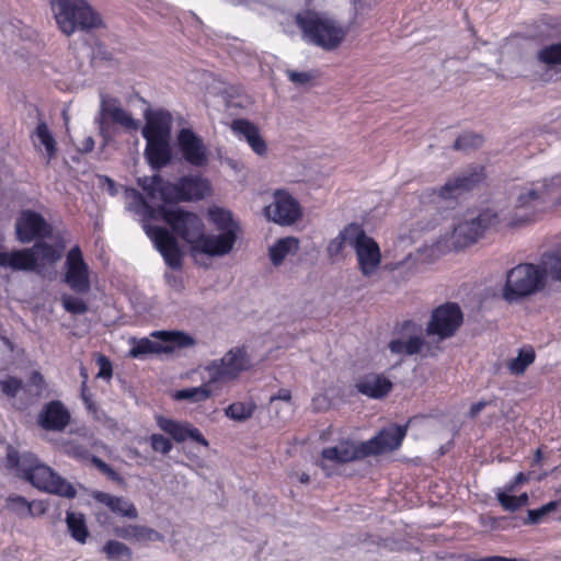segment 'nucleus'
Here are the masks:
<instances>
[{"label": "nucleus", "mask_w": 561, "mask_h": 561, "mask_svg": "<svg viewBox=\"0 0 561 561\" xmlns=\"http://www.w3.org/2000/svg\"><path fill=\"white\" fill-rule=\"evenodd\" d=\"M265 216L279 225H291L301 217V208L287 191L277 190L274 193V203L264 208Z\"/></svg>", "instance_id": "nucleus-21"}, {"label": "nucleus", "mask_w": 561, "mask_h": 561, "mask_svg": "<svg viewBox=\"0 0 561 561\" xmlns=\"http://www.w3.org/2000/svg\"><path fill=\"white\" fill-rule=\"evenodd\" d=\"M145 118L146 158L153 169H159L171 160L172 116L163 111H147Z\"/></svg>", "instance_id": "nucleus-5"}, {"label": "nucleus", "mask_w": 561, "mask_h": 561, "mask_svg": "<svg viewBox=\"0 0 561 561\" xmlns=\"http://www.w3.org/2000/svg\"><path fill=\"white\" fill-rule=\"evenodd\" d=\"M561 185V175L553 176L549 182L524 190L517 197L514 214L506 226L520 227L533 222L548 209L561 204L558 187Z\"/></svg>", "instance_id": "nucleus-4"}, {"label": "nucleus", "mask_w": 561, "mask_h": 561, "mask_svg": "<svg viewBox=\"0 0 561 561\" xmlns=\"http://www.w3.org/2000/svg\"><path fill=\"white\" fill-rule=\"evenodd\" d=\"M547 271L541 265L520 263L506 273L502 296L507 302H515L545 289Z\"/></svg>", "instance_id": "nucleus-6"}, {"label": "nucleus", "mask_w": 561, "mask_h": 561, "mask_svg": "<svg viewBox=\"0 0 561 561\" xmlns=\"http://www.w3.org/2000/svg\"><path fill=\"white\" fill-rule=\"evenodd\" d=\"M536 354L531 346H524L519 350L517 357L507 362L506 367L510 374L518 376L525 373L527 367L535 362Z\"/></svg>", "instance_id": "nucleus-34"}, {"label": "nucleus", "mask_w": 561, "mask_h": 561, "mask_svg": "<svg viewBox=\"0 0 561 561\" xmlns=\"http://www.w3.org/2000/svg\"><path fill=\"white\" fill-rule=\"evenodd\" d=\"M70 412L59 400L46 403L37 416V423L43 430L54 432L64 431L70 423Z\"/></svg>", "instance_id": "nucleus-24"}, {"label": "nucleus", "mask_w": 561, "mask_h": 561, "mask_svg": "<svg viewBox=\"0 0 561 561\" xmlns=\"http://www.w3.org/2000/svg\"><path fill=\"white\" fill-rule=\"evenodd\" d=\"M5 466L8 469L15 470L19 477L38 490L68 499H73L77 495L71 483L57 474L50 467L42 463L34 454L20 455L18 450L9 448Z\"/></svg>", "instance_id": "nucleus-3"}, {"label": "nucleus", "mask_w": 561, "mask_h": 561, "mask_svg": "<svg viewBox=\"0 0 561 561\" xmlns=\"http://www.w3.org/2000/svg\"><path fill=\"white\" fill-rule=\"evenodd\" d=\"M541 268L547 271V277L561 280V256L557 253H546L542 256Z\"/></svg>", "instance_id": "nucleus-40"}, {"label": "nucleus", "mask_w": 561, "mask_h": 561, "mask_svg": "<svg viewBox=\"0 0 561 561\" xmlns=\"http://www.w3.org/2000/svg\"><path fill=\"white\" fill-rule=\"evenodd\" d=\"M102 181L104 182V185L106 186V191L112 195H116L117 194V188H116V185H115V182L113 180H111L110 178L107 176H104L102 178Z\"/></svg>", "instance_id": "nucleus-61"}, {"label": "nucleus", "mask_w": 561, "mask_h": 561, "mask_svg": "<svg viewBox=\"0 0 561 561\" xmlns=\"http://www.w3.org/2000/svg\"><path fill=\"white\" fill-rule=\"evenodd\" d=\"M199 218L178 207V238L190 244L191 256L196 264L208 266L203 257H219L229 254L237 241L233 231L211 234L202 230Z\"/></svg>", "instance_id": "nucleus-2"}, {"label": "nucleus", "mask_w": 561, "mask_h": 561, "mask_svg": "<svg viewBox=\"0 0 561 561\" xmlns=\"http://www.w3.org/2000/svg\"><path fill=\"white\" fill-rule=\"evenodd\" d=\"M66 311L73 314H82L88 310L87 304L79 297L64 295L61 298Z\"/></svg>", "instance_id": "nucleus-44"}, {"label": "nucleus", "mask_w": 561, "mask_h": 561, "mask_svg": "<svg viewBox=\"0 0 561 561\" xmlns=\"http://www.w3.org/2000/svg\"><path fill=\"white\" fill-rule=\"evenodd\" d=\"M497 501L500 502L504 510L515 512L518 508L526 506L528 504L529 496L526 492L522 493L518 496L507 494L505 492H499Z\"/></svg>", "instance_id": "nucleus-38"}, {"label": "nucleus", "mask_w": 561, "mask_h": 561, "mask_svg": "<svg viewBox=\"0 0 561 561\" xmlns=\"http://www.w3.org/2000/svg\"><path fill=\"white\" fill-rule=\"evenodd\" d=\"M299 249V240L295 237H286L278 239L271 248H270V257L272 263L275 266H278L283 263L285 257L289 253H296Z\"/></svg>", "instance_id": "nucleus-30"}, {"label": "nucleus", "mask_w": 561, "mask_h": 561, "mask_svg": "<svg viewBox=\"0 0 561 561\" xmlns=\"http://www.w3.org/2000/svg\"><path fill=\"white\" fill-rule=\"evenodd\" d=\"M64 249L65 245L61 242L56 245L37 242L31 249L0 254V265L15 271H38L54 265L61 257Z\"/></svg>", "instance_id": "nucleus-9"}, {"label": "nucleus", "mask_w": 561, "mask_h": 561, "mask_svg": "<svg viewBox=\"0 0 561 561\" xmlns=\"http://www.w3.org/2000/svg\"><path fill=\"white\" fill-rule=\"evenodd\" d=\"M30 504H34L33 514L31 516L42 515L46 512L47 507H46L45 503L42 501H32V502H30Z\"/></svg>", "instance_id": "nucleus-58"}, {"label": "nucleus", "mask_w": 561, "mask_h": 561, "mask_svg": "<svg viewBox=\"0 0 561 561\" xmlns=\"http://www.w3.org/2000/svg\"><path fill=\"white\" fill-rule=\"evenodd\" d=\"M296 23L308 42L325 50L336 49L346 36L345 30L334 20L322 18L313 11L298 14Z\"/></svg>", "instance_id": "nucleus-8"}, {"label": "nucleus", "mask_w": 561, "mask_h": 561, "mask_svg": "<svg viewBox=\"0 0 561 561\" xmlns=\"http://www.w3.org/2000/svg\"><path fill=\"white\" fill-rule=\"evenodd\" d=\"M33 507L34 504H30V502L21 495H11L7 499V508L20 516L32 515Z\"/></svg>", "instance_id": "nucleus-42"}, {"label": "nucleus", "mask_w": 561, "mask_h": 561, "mask_svg": "<svg viewBox=\"0 0 561 561\" xmlns=\"http://www.w3.org/2000/svg\"><path fill=\"white\" fill-rule=\"evenodd\" d=\"M94 122L105 142L111 139L108 122L117 124L126 130H137L139 127L138 122L121 106L119 101L106 94H101L100 110Z\"/></svg>", "instance_id": "nucleus-13"}, {"label": "nucleus", "mask_w": 561, "mask_h": 561, "mask_svg": "<svg viewBox=\"0 0 561 561\" xmlns=\"http://www.w3.org/2000/svg\"><path fill=\"white\" fill-rule=\"evenodd\" d=\"M178 160L196 170L209 164L210 150L204 138L191 127L178 129Z\"/></svg>", "instance_id": "nucleus-12"}, {"label": "nucleus", "mask_w": 561, "mask_h": 561, "mask_svg": "<svg viewBox=\"0 0 561 561\" xmlns=\"http://www.w3.org/2000/svg\"><path fill=\"white\" fill-rule=\"evenodd\" d=\"M149 442L154 451L167 454L172 449L171 440L161 434H152Z\"/></svg>", "instance_id": "nucleus-47"}, {"label": "nucleus", "mask_w": 561, "mask_h": 561, "mask_svg": "<svg viewBox=\"0 0 561 561\" xmlns=\"http://www.w3.org/2000/svg\"><path fill=\"white\" fill-rule=\"evenodd\" d=\"M158 426L175 439V421L172 419H165L161 415L157 416Z\"/></svg>", "instance_id": "nucleus-51"}, {"label": "nucleus", "mask_w": 561, "mask_h": 561, "mask_svg": "<svg viewBox=\"0 0 561 561\" xmlns=\"http://www.w3.org/2000/svg\"><path fill=\"white\" fill-rule=\"evenodd\" d=\"M286 75L289 81L296 85H307L318 78V73L316 71L287 70Z\"/></svg>", "instance_id": "nucleus-45"}, {"label": "nucleus", "mask_w": 561, "mask_h": 561, "mask_svg": "<svg viewBox=\"0 0 561 561\" xmlns=\"http://www.w3.org/2000/svg\"><path fill=\"white\" fill-rule=\"evenodd\" d=\"M485 179L486 173L483 165L470 167L467 172L449 179L437 191H433V194L443 201L457 199L483 183Z\"/></svg>", "instance_id": "nucleus-18"}, {"label": "nucleus", "mask_w": 561, "mask_h": 561, "mask_svg": "<svg viewBox=\"0 0 561 561\" xmlns=\"http://www.w3.org/2000/svg\"><path fill=\"white\" fill-rule=\"evenodd\" d=\"M355 386H393L392 382L385 376L377 375L373 377V380H366L364 382L356 383Z\"/></svg>", "instance_id": "nucleus-53"}, {"label": "nucleus", "mask_w": 561, "mask_h": 561, "mask_svg": "<svg viewBox=\"0 0 561 561\" xmlns=\"http://www.w3.org/2000/svg\"><path fill=\"white\" fill-rule=\"evenodd\" d=\"M482 144L483 137L481 135L471 131H466L456 139L454 148L456 150L467 151L471 149H477L481 147Z\"/></svg>", "instance_id": "nucleus-41"}, {"label": "nucleus", "mask_w": 561, "mask_h": 561, "mask_svg": "<svg viewBox=\"0 0 561 561\" xmlns=\"http://www.w3.org/2000/svg\"><path fill=\"white\" fill-rule=\"evenodd\" d=\"M290 391L288 388H279V392L277 394V399L288 401L290 400ZM276 399V397H271V400Z\"/></svg>", "instance_id": "nucleus-62"}, {"label": "nucleus", "mask_w": 561, "mask_h": 561, "mask_svg": "<svg viewBox=\"0 0 561 561\" xmlns=\"http://www.w3.org/2000/svg\"><path fill=\"white\" fill-rule=\"evenodd\" d=\"M550 514H557L553 516V519L561 520V497L550 501L538 508L528 510L527 523L531 525L540 524L545 522Z\"/></svg>", "instance_id": "nucleus-33"}, {"label": "nucleus", "mask_w": 561, "mask_h": 561, "mask_svg": "<svg viewBox=\"0 0 561 561\" xmlns=\"http://www.w3.org/2000/svg\"><path fill=\"white\" fill-rule=\"evenodd\" d=\"M89 461L95 468H98L102 473H104L106 470H108L110 465H107L104 460H102L101 458H99V457H96L94 455H91Z\"/></svg>", "instance_id": "nucleus-56"}, {"label": "nucleus", "mask_w": 561, "mask_h": 561, "mask_svg": "<svg viewBox=\"0 0 561 561\" xmlns=\"http://www.w3.org/2000/svg\"><path fill=\"white\" fill-rule=\"evenodd\" d=\"M209 192V181L199 174L178 179V203L203 199Z\"/></svg>", "instance_id": "nucleus-25"}, {"label": "nucleus", "mask_w": 561, "mask_h": 561, "mask_svg": "<svg viewBox=\"0 0 561 561\" xmlns=\"http://www.w3.org/2000/svg\"><path fill=\"white\" fill-rule=\"evenodd\" d=\"M42 382H44L43 376L38 371H33L31 376L32 386H39Z\"/></svg>", "instance_id": "nucleus-64"}, {"label": "nucleus", "mask_w": 561, "mask_h": 561, "mask_svg": "<svg viewBox=\"0 0 561 561\" xmlns=\"http://www.w3.org/2000/svg\"><path fill=\"white\" fill-rule=\"evenodd\" d=\"M312 405L314 410H327L330 407V401L325 396H318L313 398Z\"/></svg>", "instance_id": "nucleus-55"}, {"label": "nucleus", "mask_w": 561, "mask_h": 561, "mask_svg": "<svg viewBox=\"0 0 561 561\" xmlns=\"http://www.w3.org/2000/svg\"><path fill=\"white\" fill-rule=\"evenodd\" d=\"M530 478L531 472H518L513 480L515 481V484L522 486L523 484L527 483L530 480Z\"/></svg>", "instance_id": "nucleus-59"}, {"label": "nucleus", "mask_w": 561, "mask_h": 561, "mask_svg": "<svg viewBox=\"0 0 561 561\" xmlns=\"http://www.w3.org/2000/svg\"><path fill=\"white\" fill-rule=\"evenodd\" d=\"M409 423L391 424L381 428L373 438L366 440L369 456H378L398 449L408 433Z\"/></svg>", "instance_id": "nucleus-22"}, {"label": "nucleus", "mask_w": 561, "mask_h": 561, "mask_svg": "<svg viewBox=\"0 0 561 561\" xmlns=\"http://www.w3.org/2000/svg\"><path fill=\"white\" fill-rule=\"evenodd\" d=\"M473 561H516V559H511L506 557H500V556H493V557H486Z\"/></svg>", "instance_id": "nucleus-63"}, {"label": "nucleus", "mask_w": 561, "mask_h": 561, "mask_svg": "<svg viewBox=\"0 0 561 561\" xmlns=\"http://www.w3.org/2000/svg\"><path fill=\"white\" fill-rule=\"evenodd\" d=\"M255 409L254 402H233L226 408L225 413L233 421L243 422L253 415Z\"/></svg>", "instance_id": "nucleus-36"}, {"label": "nucleus", "mask_w": 561, "mask_h": 561, "mask_svg": "<svg viewBox=\"0 0 561 561\" xmlns=\"http://www.w3.org/2000/svg\"><path fill=\"white\" fill-rule=\"evenodd\" d=\"M61 450L68 457L79 461H88L91 457V453L87 446L76 440H67L62 443Z\"/></svg>", "instance_id": "nucleus-39"}, {"label": "nucleus", "mask_w": 561, "mask_h": 561, "mask_svg": "<svg viewBox=\"0 0 561 561\" xmlns=\"http://www.w3.org/2000/svg\"><path fill=\"white\" fill-rule=\"evenodd\" d=\"M463 316L460 307L454 302H446L432 311L426 327L427 335H436L440 340L453 336L462 324Z\"/></svg>", "instance_id": "nucleus-15"}, {"label": "nucleus", "mask_w": 561, "mask_h": 561, "mask_svg": "<svg viewBox=\"0 0 561 561\" xmlns=\"http://www.w3.org/2000/svg\"><path fill=\"white\" fill-rule=\"evenodd\" d=\"M500 222L499 215L491 209L482 210L476 218L459 224L454 230V244L457 249L476 243L483 233Z\"/></svg>", "instance_id": "nucleus-16"}, {"label": "nucleus", "mask_w": 561, "mask_h": 561, "mask_svg": "<svg viewBox=\"0 0 561 561\" xmlns=\"http://www.w3.org/2000/svg\"><path fill=\"white\" fill-rule=\"evenodd\" d=\"M210 221L216 226L220 233L233 231V234L238 237L240 226L233 220L232 214L220 207L210 208L208 211Z\"/></svg>", "instance_id": "nucleus-31"}, {"label": "nucleus", "mask_w": 561, "mask_h": 561, "mask_svg": "<svg viewBox=\"0 0 561 561\" xmlns=\"http://www.w3.org/2000/svg\"><path fill=\"white\" fill-rule=\"evenodd\" d=\"M232 131L238 136H243L251 149L259 156H264L267 151L265 140L260 134L259 127L245 118H237L231 123Z\"/></svg>", "instance_id": "nucleus-27"}, {"label": "nucleus", "mask_w": 561, "mask_h": 561, "mask_svg": "<svg viewBox=\"0 0 561 561\" xmlns=\"http://www.w3.org/2000/svg\"><path fill=\"white\" fill-rule=\"evenodd\" d=\"M537 59L550 67L561 65V42L543 46L538 50Z\"/></svg>", "instance_id": "nucleus-37"}, {"label": "nucleus", "mask_w": 561, "mask_h": 561, "mask_svg": "<svg viewBox=\"0 0 561 561\" xmlns=\"http://www.w3.org/2000/svg\"><path fill=\"white\" fill-rule=\"evenodd\" d=\"M16 238L22 243L47 237L51 228L37 213L23 210L15 222Z\"/></svg>", "instance_id": "nucleus-23"}, {"label": "nucleus", "mask_w": 561, "mask_h": 561, "mask_svg": "<svg viewBox=\"0 0 561 561\" xmlns=\"http://www.w3.org/2000/svg\"><path fill=\"white\" fill-rule=\"evenodd\" d=\"M103 552L108 559H115L121 556L126 558L131 557L130 548L117 540H108L103 547Z\"/></svg>", "instance_id": "nucleus-43"}, {"label": "nucleus", "mask_w": 561, "mask_h": 561, "mask_svg": "<svg viewBox=\"0 0 561 561\" xmlns=\"http://www.w3.org/2000/svg\"><path fill=\"white\" fill-rule=\"evenodd\" d=\"M198 390H202L204 397H208L213 393L211 388H183L178 389V400L193 398Z\"/></svg>", "instance_id": "nucleus-50"}, {"label": "nucleus", "mask_w": 561, "mask_h": 561, "mask_svg": "<svg viewBox=\"0 0 561 561\" xmlns=\"http://www.w3.org/2000/svg\"><path fill=\"white\" fill-rule=\"evenodd\" d=\"M252 367L251 357L244 345L229 350L219 360H213L204 367L208 381L201 386H209L216 382H229L240 376L241 373Z\"/></svg>", "instance_id": "nucleus-10"}, {"label": "nucleus", "mask_w": 561, "mask_h": 561, "mask_svg": "<svg viewBox=\"0 0 561 561\" xmlns=\"http://www.w3.org/2000/svg\"><path fill=\"white\" fill-rule=\"evenodd\" d=\"M51 9L59 30L71 35L102 26V19L87 0H51Z\"/></svg>", "instance_id": "nucleus-7"}, {"label": "nucleus", "mask_w": 561, "mask_h": 561, "mask_svg": "<svg viewBox=\"0 0 561 561\" xmlns=\"http://www.w3.org/2000/svg\"><path fill=\"white\" fill-rule=\"evenodd\" d=\"M66 523L71 537L80 543H85L89 537L84 515L81 513L68 512Z\"/></svg>", "instance_id": "nucleus-35"}, {"label": "nucleus", "mask_w": 561, "mask_h": 561, "mask_svg": "<svg viewBox=\"0 0 561 561\" xmlns=\"http://www.w3.org/2000/svg\"><path fill=\"white\" fill-rule=\"evenodd\" d=\"M191 446L196 450L191 457L193 459L197 458L202 451L207 450L209 443L202 432L192 424L178 422V450L186 451Z\"/></svg>", "instance_id": "nucleus-26"}, {"label": "nucleus", "mask_w": 561, "mask_h": 561, "mask_svg": "<svg viewBox=\"0 0 561 561\" xmlns=\"http://www.w3.org/2000/svg\"><path fill=\"white\" fill-rule=\"evenodd\" d=\"M93 499L98 503L106 506L116 516L129 519H136L138 517V511L134 503L123 496L96 491L93 494Z\"/></svg>", "instance_id": "nucleus-28"}, {"label": "nucleus", "mask_w": 561, "mask_h": 561, "mask_svg": "<svg viewBox=\"0 0 561 561\" xmlns=\"http://www.w3.org/2000/svg\"><path fill=\"white\" fill-rule=\"evenodd\" d=\"M98 366H99V371H98L96 376L103 378L104 380H108L112 376L111 362L106 357L100 356L98 358Z\"/></svg>", "instance_id": "nucleus-48"}, {"label": "nucleus", "mask_w": 561, "mask_h": 561, "mask_svg": "<svg viewBox=\"0 0 561 561\" xmlns=\"http://www.w3.org/2000/svg\"><path fill=\"white\" fill-rule=\"evenodd\" d=\"M391 389L392 388H357L358 392L373 399H382L387 397Z\"/></svg>", "instance_id": "nucleus-49"}, {"label": "nucleus", "mask_w": 561, "mask_h": 561, "mask_svg": "<svg viewBox=\"0 0 561 561\" xmlns=\"http://www.w3.org/2000/svg\"><path fill=\"white\" fill-rule=\"evenodd\" d=\"M94 149V139L88 136L83 139L80 150L83 152H91Z\"/></svg>", "instance_id": "nucleus-60"}, {"label": "nucleus", "mask_w": 561, "mask_h": 561, "mask_svg": "<svg viewBox=\"0 0 561 561\" xmlns=\"http://www.w3.org/2000/svg\"><path fill=\"white\" fill-rule=\"evenodd\" d=\"M146 193L126 190V208L141 217L142 228L161 253L169 271L164 277L173 286L175 270V185L164 182L159 175L138 179Z\"/></svg>", "instance_id": "nucleus-1"}, {"label": "nucleus", "mask_w": 561, "mask_h": 561, "mask_svg": "<svg viewBox=\"0 0 561 561\" xmlns=\"http://www.w3.org/2000/svg\"><path fill=\"white\" fill-rule=\"evenodd\" d=\"M66 284L78 294H87L91 289L90 270L78 245L70 249L66 256Z\"/></svg>", "instance_id": "nucleus-20"}, {"label": "nucleus", "mask_w": 561, "mask_h": 561, "mask_svg": "<svg viewBox=\"0 0 561 561\" xmlns=\"http://www.w3.org/2000/svg\"><path fill=\"white\" fill-rule=\"evenodd\" d=\"M32 139L34 146L38 148V146H44L47 157V162H49L56 154L57 147L56 140L49 130L48 126L44 122H39L36 126L32 135Z\"/></svg>", "instance_id": "nucleus-32"}, {"label": "nucleus", "mask_w": 561, "mask_h": 561, "mask_svg": "<svg viewBox=\"0 0 561 561\" xmlns=\"http://www.w3.org/2000/svg\"><path fill=\"white\" fill-rule=\"evenodd\" d=\"M488 403L489 402L483 401V400L473 403L470 407L469 416L472 417V419L476 417L488 405Z\"/></svg>", "instance_id": "nucleus-57"}, {"label": "nucleus", "mask_w": 561, "mask_h": 561, "mask_svg": "<svg viewBox=\"0 0 561 561\" xmlns=\"http://www.w3.org/2000/svg\"><path fill=\"white\" fill-rule=\"evenodd\" d=\"M195 343L194 339L188 334L178 331V350L191 346Z\"/></svg>", "instance_id": "nucleus-54"}, {"label": "nucleus", "mask_w": 561, "mask_h": 561, "mask_svg": "<svg viewBox=\"0 0 561 561\" xmlns=\"http://www.w3.org/2000/svg\"><path fill=\"white\" fill-rule=\"evenodd\" d=\"M352 248L355 250L359 270L365 276H370L378 268L381 253L378 243L368 237L360 225L357 224Z\"/></svg>", "instance_id": "nucleus-19"}, {"label": "nucleus", "mask_w": 561, "mask_h": 561, "mask_svg": "<svg viewBox=\"0 0 561 561\" xmlns=\"http://www.w3.org/2000/svg\"><path fill=\"white\" fill-rule=\"evenodd\" d=\"M136 530H137V525H126V526L116 527L114 529V534L119 538H123L126 540H134Z\"/></svg>", "instance_id": "nucleus-52"}, {"label": "nucleus", "mask_w": 561, "mask_h": 561, "mask_svg": "<svg viewBox=\"0 0 561 561\" xmlns=\"http://www.w3.org/2000/svg\"><path fill=\"white\" fill-rule=\"evenodd\" d=\"M397 339H392L388 347L396 355H416L425 346L423 328L413 320H404L394 328Z\"/></svg>", "instance_id": "nucleus-17"}, {"label": "nucleus", "mask_w": 561, "mask_h": 561, "mask_svg": "<svg viewBox=\"0 0 561 561\" xmlns=\"http://www.w3.org/2000/svg\"><path fill=\"white\" fill-rule=\"evenodd\" d=\"M357 229V224L352 222L346 225L337 234L336 238L332 239L327 248L328 255L331 260L336 259L341 255L344 247L347 244L350 247L353 245L355 231Z\"/></svg>", "instance_id": "nucleus-29"}, {"label": "nucleus", "mask_w": 561, "mask_h": 561, "mask_svg": "<svg viewBox=\"0 0 561 561\" xmlns=\"http://www.w3.org/2000/svg\"><path fill=\"white\" fill-rule=\"evenodd\" d=\"M367 457H369V453L366 442L343 438L335 446L323 448L317 465L322 469L325 477L330 478L335 473L334 467L336 465L359 461Z\"/></svg>", "instance_id": "nucleus-11"}, {"label": "nucleus", "mask_w": 561, "mask_h": 561, "mask_svg": "<svg viewBox=\"0 0 561 561\" xmlns=\"http://www.w3.org/2000/svg\"><path fill=\"white\" fill-rule=\"evenodd\" d=\"M161 539H162V536L157 530L146 527V526L137 525V530L135 534L134 541H137L139 543H147L150 541H158Z\"/></svg>", "instance_id": "nucleus-46"}, {"label": "nucleus", "mask_w": 561, "mask_h": 561, "mask_svg": "<svg viewBox=\"0 0 561 561\" xmlns=\"http://www.w3.org/2000/svg\"><path fill=\"white\" fill-rule=\"evenodd\" d=\"M128 344V355L136 359L170 354L175 350V331H154L149 337H130Z\"/></svg>", "instance_id": "nucleus-14"}]
</instances>
